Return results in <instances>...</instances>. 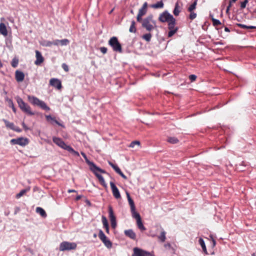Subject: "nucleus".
<instances>
[{"label":"nucleus","mask_w":256,"mask_h":256,"mask_svg":"<svg viewBox=\"0 0 256 256\" xmlns=\"http://www.w3.org/2000/svg\"><path fill=\"white\" fill-rule=\"evenodd\" d=\"M81 198H82V196L78 195V196H76V200H80Z\"/></svg>","instance_id":"680f3d73"},{"label":"nucleus","mask_w":256,"mask_h":256,"mask_svg":"<svg viewBox=\"0 0 256 256\" xmlns=\"http://www.w3.org/2000/svg\"><path fill=\"white\" fill-rule=\"evenodd\" d=\"M20 210V208L18 207H16L15 208L14 214H16Z\"/></svg>","instance_id":"6e6d98bb"},{"label":"nucleus","mask_w":256,"mask_h":256,"mask_svg":"<svg viewBox=\"0 0 256 256\" xmlns=\"http://www.w3.org/2000/svg\"><path fill=\"white\" fill-rule=\"evenodd\" d=\"M29 190L24 189L20 191V192L17 194L16 196V198H20L21 196H24Z\"/></svg>","instance_id":"f704fd0d"},{"label":"nucleus","mask_w":256,"mask_h":256,"mask_svg":"<svg viewBox=\"0 0 256 256\" xmlns=\"http://www.w3.org/2000/svg\"><path fill=\"white\" fill-rule=\"evenodd\" d=\"M50 84L52 86L56 88L58 90L61 89L62 87L61 81L56 78H51L50 80Z\"/></svg>","instance_id":"2eb2a0df"},{"label":"nucleus","mask_w":256,"mask_h":256,"mask_svg":"<svg viewBox=\"0 0 256 256\" xmlns=\"http://www.w3.org/2000/svg\"><path fill=\"white\" fill-rule=\"evenodd\" d=\"M94 238H96V234H94Z\"/></svg>","instance_id":"338daca9"},{"label":"nucleus","mask_w":256,"mask_h":256,"mask_svg":"<svg viewBox=\"0 0 256 256\" xmlns=\"http://www.w3.org/2000/svg\"><path fill=\"white\" fill-rule=\"evenodd\" d=\"M100 51L103 54H105L107 52L108 49L102 46L100 48Z\"/></svg>","instance_id":"de8ad7c7"},{"label":"nucleus","mask_w":256,"mask_h":256,"mask_svg":"<svg viewBox=\"0 0 256 256\" xmlns=\"http://www.w3.org/2000/svg\"><path fill=\"white\" fill-rule=\"evenodd\" d=\"M132 256H154L152 254L138 248H134Z\"/></svg>","instance_id":"9d476101"},{"label":"nucleus","mask_w":256,"mask_h":256,"mask_svg":"<svg viewBox=\"0 0 256 256\" xmlns=\"http://www.w3.org/2000/svg\"><path fill=\"white\" fill-rule=\"evenodd\" d=\"M152 34L150 33L146 34H144L142 36V38L146 40V42H149L151 40Z\"/></svg>","instance_id":"e433bc0d"},{"label":"nucleus","mask_w":256,"mask_h":256,"mask_svg":"<svg viewBox=\"0 0 256 256\" xmlns=\"http://www.w3.org/2000/svg\"><path fill=\"white\" fill-rule=\"evenodd\" d=\"M40 44L43 46L50 47L52 45V42L43 40L40 42Z\"/></svg>","instance_id":"cd10ccee"},{"label":"nucleus","mask_w":256,"mask_h":256,"mask_svg":"<svg viewBox=\"0 0 256 256\" xmlns=\"http://www.w3.org/2000/svg\"><path fill=\"white\" fill-rule=\"evenodd\" d=\"M77 244L75 242H62L60 244V250L66 251L75 250L76 248Z\"/></svg>","instance_id":"0eeeda50"},{"label":"nucleus","mask_w":256,"mask_h":256,"mask_svg":"<svg viewBox=\"0 0 256 256\" xmlns=\"http://www.w3.org/2000/svg\"><path fill=\"white\" fill-rule=\"evenodd\" d=\"M142 27L145 28L147 31L151 32L156 28V24L155 20H154V16L152 14H150L143 19L142 22Z\"/></svg>","instance_id":"7ed1b4c3"},{"label":"nucleus","mask_w":256,"mask_h":256,"mask_svg":"<svg viewBox=\"0 0 256 256\" xmlns=\"http://www.w3.org/2000/svg\"><path fill=\"white\" fill-rule=\"evenodd\" d=\"M98 237L102 241L104 246L108 248H111L112 247V242L110 240L106 237L104 234L102 230H100L98 233Z\"/></svg>","instance_id":"1a4fd4ad"},{"label":"nucleus","mask_w":256,"mask_h":256,"mask_svg":"<svg viewBox=\"0 0 256 256\" xmlns=\"http://www.w3.org/2000/svg\"><path fill=\"white\" fill-rule=\"evenodd\" d=\"M164 247L166 248H170L171 247V245L170 244L168 243L164 244Z\"/></svg>","instance_id":"4d7b16f0"},{"label":"nucleus","mask_w":256,"mask_h":256,"mask_svg":"<svg viewBox=\"0 0 256 256\" xmlns=\"http://www.w3.org/2000/svg\"><path fill=\"white\" fill-rule=\"evenodd\" d=\"M128 202L130 207L132 214L133 215L135 214L138 213V212H136L134 203L133 200L132 198H130Z\"/></svg>","instance_id":"5701e85b"},{"label":"nucleus","mask_w":256,"mask_h":256,"mask_svg":"<svg viewBox=\"0 0 256 256\" xmlns=\"http://www.w3.org/2000/svg\"><path fill=\"white\" fill-rule=\"evenodd\" d=\"M108 214L112 227L114 228L116 226V218L114 214L112 208L110 206L108 207Z\"/></svg>","instance_id":"ddd939ff"},{"label":"nucleus","mask_w":256,"mask_h":256,"mask_svg":"<svg viewBox=\"0 0 256 256\" xmlns=\"http://www.w3.org/2000/svg\"><path fill=\"white\" fill-rule=\"evenodd\" d=\"M28 99L29 102L32 104L34 106H36L40 107L42 110H50V107H48L46 102L42 100H40L38 98L32 96H28Z\"/></svg>","instance_id":"20e7f679"},{"label":"nucleus","mask_w":256,"mask_h":256,"mask_svg":"<svg viewBox=\"0 0 256 256\" xmlns=\"http://www.w3.org/2000/svg\"><path fill=\"white\" fill-rule=\"evenodd\" d=\"M196 14L194 12H190V14L189 16V18L190 20H193L196 17Z\"/></svg>","instance_id":"a19ab883"},{"label":"nucleus","mask_w":256,"mask_h":256,"mask_svg":"<svg viewBox=\"0 0 256 256\" xmlns=\"http://www.w3.org/2000/svg\"><path fill=\"white\" fill-rule=\"evenodd\" d=\"M102 223L103 224L104 227L108 226V220L106 219V218L105 216H102Z\"/></svg>","instance_id":"4c0bfd02"},{"label":"nucleus","mask_w":256,"mask_h":256,"mask_svg":"<svg viewBox=\"0 0 256 256\" xmlns=\"http://www.w3.org/2000/svg\"><path fill=\"white\" fill-rule=\"evenodd\" d=\"M67 151H68V152L72 153L73 155H74V156H80V154L79 153L76 151L72 146H70L68 148H67Z\"/></svg>","instance_id":"c756f323"},{"label":"nucleus","mask_w":256,"mask_h":256,"mask_svg":"<svg viewBox=\"0 0 256 256\" xmlns=\"http://www.w3.org/2000/svg\"><path fill=\"white\" fill-rule=\"evenodd\" d=\"M60 40H56L54 42H52V45L58 46L60 44Z\"/></svg>","instance_id":"603ef678"},{"label":"nucleus","mask_w":256,"mask_h":256,"mask_svg":"<svg viewBox=\"0 0 256 256\" xmlns=\"http://www.w3.org/2000/svg\"><path fill=\"white\" fill-rule=\"evenodd\" d=\"M9 104H10V106L12 107L13 112L16 113V108H15V107L14 106L12 101L10 100L9 101Z\"/></svg>","instance_id":"a18cd8bd"},{"label":"nucleus","mask_w":256,"mask_h":256,"mask_svg":"<svg viewBox=\"0 0 256 256\" xmlns=\"http://www.w3.org/2000/svg\"><path fill=\"white\" fill-rule=\"evenodd\" d=\"M70 43V41L68 39H62L60 40V44L62 46H66Z\"/></svg>","instance_id":"58836bf2"},{"label":"nucleus","mask_w":256,"mask_h":256,"mask_svg":"<svg viewBox=\"0 0 256 256\" xmlns=\"http://www.w3.org/2000/svg\"><path fill=\"white\" fill-rule=\"evenodd\" d=\"M52 141L58 146L65 150H67L68 148L70 146L61 138L58 137L54 136L52 138Z\"/></svg>","instance_id":"9b49d317"},{"label":"nucleus","mask_w":256,"mask_h":256,"mask_svg":"<svg viewBox=\"0 0 256 256\" xmlns=\"http://www.w3.org/2000/svg\"><path fill=\"white\" fill-rule=\"evenodd\" d=\"M24 74L20 70H16L15 72V78L17 82H22L24 79Z\"/></svg>","instance_id":"a211bd4d"},{"label":"nucleus","mask_w":256,"mask_h":256,"mask_svg":"<svg viewBox=\"0 0 256 256\" xmlns=\"http://www.w3.org/2000/svg\"><path fill=\"white\" fill-rule=\"evenodd\" d=\"M12 144H18L22 146H25L29 143V140L26 138L20 137L12 139L10 141Z\"/></svg>","instance_id":"6e6552de"},{"label":"nucleus","mask_w":256,"mask_h":256,"mask_svg":"<svg viewBox=\"0 0 256 256\" xmlns=\"http://www.w3.org/2000/svg\"><path fill=\"white\" fill-rule=\"evenodd\" d=\"M12 130L18 132H22V130L20 128L15 126H14V128Z\"/></svg>","instance_id":"864d4df0"},{"label":"nucleus","mask_w":256,"mask_h":256,"mask_svg":"<svg viewBox=\"0 0 256 256\" xmlns=\"http://www.w3.org/2000/svg\"><path fill=\"white\" fill-rule=\"evenodd\" d=\"M104 228L106 229V233L107 234H109V226H104Z\"/></svg>","instance_id":"13d9d810"},{"label":"nucleus","mask_w":256,"mask_h":256,"mask_svg":"<svg viewBox=\"0 0 256 256\" xmlns=\"http://www.w3.org/2000/svg\"><path fill=\"white\" fill-rule=\"evenodd\" d=\"M68 193H70V192H76V191L74 190H68Z\"/></svg>","instance_id":"bf43d9fd"},{"label":"nucleus","mask_w":256,"mask_h":256,"mask_svg":"<svg viewBox=\"0 0 256 256\" xmlns=\"http://www.w3.org/2000/svg\"><path fill=\"white\" fill-rule=\"evenodd\" d=\"M124 234L133 240H136V234L132 229L125 230L124 232Z\"/></svg>","instance_id":"aec40b11"},{"label":"nucleus","mask_w":256,"mask_h":256,"mask_svg":"<svg viewBox=\"0 0 256 256\" xmlns=\"http://www.w3.org/2000/svg\"><path fill=\"white\" fill-rule=\"evenodd\" d=\"M224 31L226 32H230V30L228 27H225L224 28Z\"/></svg>","instance_id":"0e129e2a"},{"label":"nucleus","mask_w":256,"mask_h":256,"mask_svg":"<svg viewBox=\"0 0 256 256\" xmlns=\"http://www.w3.org/2000/svg\"><path fill=\"white\" fill-rule=\"evenodd\" d=\"M126 194L128 200H129L130 198H131L130 194L128 192H126Z\"/></svg>","instance_id":"e2e57ef3"},{"label":"nucleus","mask_w":256,"mask_h":256,"mask_svg":"<svg viewBox=\"0 0 256 256\" xmlns=\"http://www.w3.org/2000/svg\"><path fill=\"white\" fill-rule=\"evenodd\" d=\"M8 34V31L6 25L4 23L1 22V34L4 36H6Z\"/></svg>","instance_id":"bb28decb"},{"label":"nucleus","mask_w":256,"mask_h":256,"mask_svg":"<svg viewBox=\"0 0 256 256\" xmlns=\"http://www.w3.org/2000/svg\"><path fill=\"white\" fill-rule=\"evenodd\" d=\"M212 242H213V245H214V246L216 245V240H213Z\"/></svg>","instance_id":"69168bd1"},{"label":"nucleus","mask_w":256,"mask_h":256,"mask_svg":"<svg viewBox=\"0 0 256 256\" xmlns=\"http://www.w3.org/2000/svg\"><path fill=\"white\" fill-rule=\"evenodd\" d=\"M16 101L19 108L24 112L30 116L34 114V113L32 111L30 106L25 102L22 98H18Z\"/></svg>","instance_id":"39448f33"},{"label":"nucleus","mask_w":256,"mask_h":256,"mask_svg":"<svg viewBox=\"0 0 256 256\" xmlns=\"http://www.w3.org/2000/svg\"><path fill=\"white\" fill-rule=\"evenodd\" d=\"M167 141L172 144H176L178 142V139L176 137H168Z\"/></svg>","instance_id":"2f4dec72"},{"label":"nucleus","mask_w":256,"mask_h":256,"mask_svg":"<svg viewBox=\"0 0 256 256\" xmlns=\"http://www.w3.org/2000/svg\"><path fill=\"white\" fill-rule=\"evenodd\" d=\"M136 20L138 22H140L142 24V22L143 19L142 18V16L138 14L137 17H136Z\"/></svg>","instance_id":"3c124183"},{"label":"nucleus","mask_w":256,"mask_h":256,"mask_svg":"<svg viewBox=\"0 0 256 256\" xmlns=\"http://www.w3.org/2000/svg\"><path fill=\"white\" fill-rule=\"evenodd\" d=\"M197 4V0H196L188 8V10L189 12H194V10L196 8V6Z\"/></svg>","instance_id":"7c9ffc66"},{"label":"nucleus","mask_w":256,"mask_h":256,"mask_svg":"<svg viewBox=\"0 0 256 256\" xmlns=\"http://www.w3.org/2000/svg\"><path fill=\"white\" fill-rule=\"evenodd\" d=\"M114 52L122 53V45L116 36L111 38L108 42Z\"/></svg>","instance_id":"423d86ee"},{"label":"nucleus","mask_w":256,"mask_h":256,"mask_svg":"<svg viewBox=\"0 0 256 256\" xmlns=\"http://www.w3.org/2000/svg\"><path fill=\"white\" fill-rule=\"evenodd\" d=\"M147 10L148 4L146 2H145L143 4L142 7L139 10L138 14L142 16H144L146 14Z\"/></svg>","instance_id":"412c9836"},{"label":"nucleus","mask_w":256,"mask_h":256,"mask_svg":"<svg viewBox=\"0 0 256 256\" xmlns=\"http://www.w3.org/2000/svg\"><path fill=\"white\" fill-rule=\"evenodd\" d=\"M164 4L162 0H160L156 4H152L151 7L154 8H164Z\"/></svg>","instance_id":"a878e982"},{"label":"nucleus","mask_w":256,"mask_h":256,"mask_svg":"<svg viewBox=\"0 0 256 256\" xmlns=\"http://www.w3.org/2000/svg\"><path fill=\"white\" fill-rule=\"evenodd\" d=\"M182 4L178 2L175 4L174 8L173 10V14L175 16H178L182 10Z\"/></svg>","instance_id":"6ab92c4d"},{"label":"nucleus","mask_w":256,"mask_h":256,"mask_svg":"<svg viewBox=\"0 0 256 256\" xmlns=\"http://www.w3.org/2000/svg\"><path fill=\"white\" fill-rule=\"evenodd\" d=\"M189 78L191 82H194L196 78V76L194 74H191L189 76Z\"/></svg>","instance_id":"09e8293b"},{"label":"nucleus","mask_w":256,"mask_h":256,"mask_svg":"<svg viewBox=\"0 0 256 256\" xmlns=\"http://www.w3.org/2000/svg\"><path fill=\"white\" fill-rule=\"evenodd\" d=\"M129 31L130 32L136 33V22L134 20H132L131 22V25L130 26Z\"/></svg>","instance_id":"c85d7f7f"},{"label":"nucleus","mask_w":256,"mask_h":256,"mask_svg":"<svg viewBox=\"0 0 256 256\" xmlns=\"http://www.w3.org/2000/svg\"><path fill=\"white\" fill-rule=\"evenodd\" d=\"M80 154L84 158L86 164L90 166V170L95 174L96 178L98 179V180L100 184L104 187L106 188L107 184L104 180V178L101 174H98V172H100L102 174H107L106 172L104 170L96 166V165L94 162L90 161L88 158L85 153L82 152Z\"/></svg>","instance_id":"f03ea898"},{"label":"nucleus","mask_w":256,"mask_h":256,"mask_svg":"<svg viewBox=\"0 0 256 256\" xmlns=\"http://www.w3.org/2000/svg\"><path fill=\"white\" fill-rule=\"evenodd\" d=\"M236 0H230L229 2L228 6L226 8V12L228 14L230 10V7L232 6V2H235Z\"/></svg>","instance_id":"79ce46f5"},{"label":"nucleus","mask_w":256,"mask_h":256,"mask_svg":"<svg viewBox=\"0 0 256 256\" xmlns=\"http://www.w3.org/2000/svg\"><path fill=\"white\" fill-rule=\"evenodd\" d=\"M130 12H131L132 14H134L133 10H131Z\"/></svg>","instance_id":"774afa93"},{"label":"nucleus","mask_w":256,"mask_h":256,"mask_svg":"<svg viewBox=\"0 0 256 256\" xmlns=\"http://www.w3.org/2000/svg\"><path fill=\"white\" fill-rule=\"evenodd\" d=\"M132 218L136 220V225L138 228L142 232L144 231L146 228L144 226L140 214L138 213L132 215Z\"/></svg>","instance_id":"f8f14e48"},{"label":"nucleus","mask_w":256,"mask_h":256,"mask_svg":"<svg viewBox=\"0 0 256 256\" xmlns=\"http://www.w3.org/2000/svg\"><path fill=\"white\" fill-rule=\"evenodd\" d=\"M36 60L34 62V64L37 66L40 65L44 61V58L42 56L41 52L38 50L35 51Z\"/></svg>","instance_id":"dca6fc26"},{"label":"nucleus","mask_w":256,"mask_h":256,"mask_svg":"<svg viewBox=\"0 0 256 256\" xmlns=\"http://www.w3.org/2000/svg\"><path fill=\"white\" fill-rule=\"evenodd\" d=\"M110 186L112 189V193L116 199H119L121 198V196L120 194V192H119V190L115 185L114 182H110Z\"/></svg>","instance_id":"4468645a"},{"label":"nucleus","mask_w":256,"mask_h":256,"mask_svg":"<svg viewBox=\"0 0 256 256\" xmlns=\"http://www.w3.org/2000/svg\"><path fill=\"white\" fill-rule=\"evenodd\" d=\"M158 20L162 22L168 23V28L170 30L168 32V37H172L178 32V28L176 26V20L167 10H165L161 13L159 16Z\"/></svg>","instance_id":"f257e3e1"},{"label":"nucleus","mask_w":256,"mask_h":256,"mask_svg":"<svg viewBox=\"0 0 256 256\" xmlns=\"http://www.w3.org/2000/svg\"><path fill=\"white\" fill-rule=\"evenodd\" d=\"M136 144H138V146L140 145V142L137 140L133 141L130 144V147L134 148Z\"/></svg>","instance_id":"37998d69"},{"label":"nucleus","mask_w":256,"mask_h":256,"mask_svg":"<svg viewBox=\"0 0 256 256\" xmlns=\"http://www.w3.org/2000/svg\"><path fill=\"white\" fill-rule=\"evenodd\" d=\"M109 165H110L117 172L118 174H120L123 178L124 180L127 179V177L122 173L120 169L118 168L117 165L114 164L112 162L110 161L108 162Z\"/></svg>","instance_id":"f3484780"},{"label":"nucleus","mask_w":256,"mask_h":256,"mask_svg":"<svg viewBox=\"0 0 256 256\" xmlns=\"http://www.w3.org/2000/svg\"><path fill=\"white\" fill-rule=\"evenodd\" d=\"M255 28H256V26H248V29H255Z\"/></svg>","instance_id":"052dcab7"},{"label":"nucleus","mask_w":256,"mask_h":256,"mask_svg":"<svg viewBox=\"0 0 256 256\" xmlns=\"http://www.w3.org/2000/svg\"><path fill=\"white\" fill-rule=\"evenodd\" d=\"M237 26L240 28H244V29H248V26L246 25H245L244 24H237Z\"/></svg>","instance_id":"49530a36"},{"label":"nucleus","mask_w":256,"mask_h":256,"mask_svg":"<svg viewBox=\"0 0 256 256\" xmlns=\"http://www.w3.org/2000/svg\"><path fill=\"white\" fill-rule=\"evenodd\" d=\"M18 59L16 58H14L11 62V65L13 68H16L18 64Z\"/></svg>","instance_id":"c9c22d12"},{"label":"nucleus","mask_w":256,"mask_h":256,"mask_svg":"<svg viewBox=\"0 0 256 256\" xmlns=\"http://www.w3.org/2000/svg\"><path fill=\"white\" fill-rule=\"evenodd\" d=\"M46 120L50 122L51 124H54V123L62 126H63L60 124L56 118L54 117H52L50 115H47L46 116Z\"/></svg>","instance_id":"4be33fe9"},{"label":"nucleus","mask_w":256,"mask_h":256,"mask_svg":"<svg viewBox=\"0 0 256 256\" xmlns=\"http://www.w3.org/2000/svg\"><path fill=\"white\" fill-rule=\"evenodd\" d=\"M248 0H244V1L241 2L240 3V8L243 9L246 6V4L248 3Z\"/></svg>","instance_id":"c03bdc74"},{"label":"nucleus","mask_w":256,"mask_h":256,"mask_svg":"<svg viewBox=\"0 0 256 256\" xmlns=\"http://www.w3.org/2000/svg\"><path fill=\"white\" fill-rule=\"evenodd\" d=\"M3 121L4 122L7 128L11 130H13L14 128V123L9 122L6 120H3Z\"/></svg>","instance_id":"473e14b6"},{"label":"nucleus","mask_w":256,"mask_h":256,"mask_svg":"<svg viewBox=\"0 0 256 256\" xmlns=\"http://www.w3.org/2000/svg\"><path fill=\"white\" fill-rule=\"evenodd\" d=\"M22 126L25 130H29V128L26 126V124H25V123L24 122H22Z\"/></svg>","instance_id":"5fc2aeb1"},{"label":"nucleus","mask_w":256,"mask_h":256,"mask_svg":"<svg viewBox=\"0 0 256 256\" xmlns=\"http://www.w3.org/2000/svg\"><path fill=\"white\" fill-rule=\"evenodd\" d=\"M36 212L38 214H39L42 218H46L47 214L45 212V210L40 207H37L36 210Z\"/></svg>","instance_id":"b1692460"},{"label":"nucleus","mask_w":256,"mask_h":256,"mask_svg":"<svg viewBox=\"0 0 256 256\" xmlns=\"http://www.w3.org/2000/svg\"><path fill=\"white\" fill-rule=\"evenodd\" d=\"M166 232L164 230H162L158 236V238L162 242H164L165 241L166 239Z\"/></svg>","instance_id":"72a5a7b5"},{"label":"nucleus","mask_w":256,"mask_h":256,"mask_svg":"<svg viewBox=\"0 0 256 256\" xmlns=\"http://www.w3.org/2000/svg\"><path fill=\"white\" fill-rule=\"evenodd\" d=\"M212 21L213 22V25L214 26H218V25L221 24V22L218 20L212 18Z\"/></svg>","instance_id":"ea45409f"},{"label":"nucleus","mask_w":256,"mask_h":256,"mask_svg":"<svg viewBox=\"0 0 256 256\" xmlns=\"http://www.w3.org/2000/svg\"><path fill=\"white\" fill-rule=\"evenodd\" d=\"M62 68L66 72L69 70V68H68V66L66 64H64V63L62 64Z\"/></svg>","instance_id":"8fccbe9b"},{"label":"nucleus","mask_w":256,"mask_h":256,"mask_svg":"<svg viewBox=\"0 0 256 256\" xmlns=\"http://www.w3.org/2000/svg\"><path fill=\"white\" fill-rule=\"evenodd\" d=\"M198 242H199V244L202 246V249L204 252L205 254H208V252H207L206 246V244H205L204 240L202 238H200V239L198 240Z\"/></svg>","instance_id":"393cba45"}]
</instances>
